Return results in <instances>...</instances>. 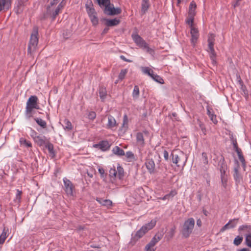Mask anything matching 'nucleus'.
<instances>
[{
    "label": "nucleus",
    "mask_w": 251,
    "mask_h": 251,
    "mask_svg": "<svg viewBox=\"0 0 251 251\" xmlns=\"http://www.w3.org/2000/svg\"><path fill=\"white\" fill-rule=\"evenodd\" d=\"M89 17L91 19L92 23L93 24V25H98V22H99V20L97 16V14H95L94 15L89 16Z\"/></svg>",
    "instance_id": "obj_40"
},
{
    "label": "nucleus",
    "mask_w": 251,
    "mask_h": 251,
    "mask_svg": "<svg viewBox=\"0 0 251 251\" xmlns=\"http://www.w3.org/2000/svg\"><path fill=\"white\" fill-rule=\"evenodd\" d=\"M34 120L38 124V125H39L40 126L44 128L46 127L47 123L45 121H44L42 119L38 118H35Z\"/></svg>",
    "instance_id": "obj_35"
},
{
    "label": "nucleus",
    "mask_w": 251,
    "mask_h": 251,
    "mask_svg": "<svg viewBox=\"0 0 251 251\" xmlns=\"http://www.w3.org/2000/svg\"><path fill=\"white\" fill-rule=\"evenodd\" d=\"M172 155L173 162L176 164L177 166L183 168L186 162V159H183V153L179 152L178 154H177L175 152H173Z\"/></svg>",
    "instance_id": "obj_6"
},
{
    "label": "nucleus",
    "mask_w": 251,
    "mask_h": 251,
    "mask_svg": "<svg viewBox=\"0 0 251 251\" xmlns=\"http://www.w3.org/2000/svg\"><path fill=\"white\" fill-rule=\"evenodd\" d=\"M194 16H191L190 15H188L186 20V23L187 24H188L190 27V28H192V27H195L194 26Z\"/></svg>",
    "instance_id": "obj_33"
},
{
    "label": "nucleus",
    "mask_w": 251,
    "mask_h": 251,
    "mask_svg": "<svg viewBox=\"0 0 251 251\" xmlns=\"http://www.w3.org/2000/svg\"><path fill=\"white\" fill-rule=\"evenodd\" d=\"M195 223V220L193 218H190L185 221L180 230L183 237L187 238L190 236L193 232Z\"/></svg>",
    "instance_id": "obj_1"
},
{
    "label": "nucleus",
    "mask_w": 251,
    "mask_h": 251,
    "mask_svg": "<svg viewBox=\"0 0 251 251\" xmlns=\"http://www.w3.org/2000/svg\"><path fill=\"white\" fill-rule=\"evenodd\" d=\"M126 156L127 158H134V154L131 151L126 152Z\"/></svg>",
    "instance_id": "obj_53"
},
{
    "label": "nucleus",
    "mask_w": 251,
    "mask_h": 251,
    "mask_svg": "<svg viewBox=\"0 0 251 251\" xmlns=\"http://www.w3.org/2000/svg\"><path fill=\"white\" fill-rule=\"evenodd\" d=\"M99 173L101 175L103 176L104 174V170L102 168H100L98 170Z\"/></svg>",
    "instance_id": "obj_62"
},
{
    "label": "nucleus",
    "mask_w": 251,
    "mask_h": 251,
    "mask_svg": "<svg viewBox=\"0 0 251 251\" xmlns=\"http://www.w3.org/2000/svg\"><path fill=\"white\" fill-rule=\"evenodd\" d=\"M37 100L38 98L36 96H30L27 100L25 113L26 115H29V117L31 116V114L33 109H39Z\"/></svg>",
    "instance_id": "obj_5"
},
{
    "label": "nucleus",
    "mask_w": 251,
    "mask_h": 251,
    "mask_svg": "<svg viewBox=\"0 0 251 251\" xmlns=\"http://www.w3.org/2000/svg\"><path fill=\"white\" fill-rule=\"evenodd\" d=\"M86 8L89 16H91L97 14L94 8L93 7V5L91 4V3H90L89 4H86Z\"/></svg>",
    "instance_id": "obj_25"
},
{
    "label": "nucleus",
    "mask_w": 251,
    "mask_h": 251,
    "mask_svg": "<svg viewBox=\"0 0 251 251\" xmlns=\"http://www.w3.org/2000/svg\"><path fill=\"white\" fill-rule=\"evenodd\" d=\"M209 50L210 52V58L212 60V63L213 64H215L216 63V54L215 52L214 49H213V51L212 50Z\"/></svg>",
    "instance_id": "obj_45"
},
{
    "label": "nucleus",
    "mask_w": 251,
    "mask_h": 251,
    "mask_svg": "<svg viewBox=\"0 0 251 251\" xmlns=\"http://www.w3.org/2000/svg\"><path fill=\"white\" fill-rule=\"evenodd\" d=\"M176 194H177V192L176 190H172L169 194H168L167 195H168L169 198H170V197H174L175 195H176Z\"/></svg>",
    "instance_id": "obj_54"
},
{
    "label": "nucleus",
    "mask_w": 251,
    "mask_h": 251,
    "mask_svg": "<svg viewBox=\"0 0 251 251\" xmlns=\"http://www.w3.org/2000/svg\"><path fill=\"white\" fill-rule=\"evenodd\" d=\"M60 0H53L50 3L51 6H53L54 5H56Z\"/></svg>",
    "instance_id": "obj_60"
},
{
    "label": "nucleus",
    "mask_w": 251,
    "mask_h": 251,
    "mask_svg": "<svg viewBox=\"0 0 251 251\" xmlns=\"http://www.w3.org/2000/svg\"><path fill=\"white\" fill-rule=\"evenodd\" d=\"M8 232V229L5 227H4L3 230L2 231V233L0 235V244H2L4 243L6 237H7V233Z\"/></svg>",
    "instance_id": "obj_26"
},
{
    "label": "nucleus",
    "mask_w": 251,
    "mask_h": 251,
    "mask_svg": "<svg viewBox=\"0 0 251 251\" xmlns=\"http://www.w3.org/2000/svg\"><path fill=\"white\" fill-rule=\"evenodd\" d=\"M24 6L17 1L16 2V6L14 7V11L17 14L19 15L22 13L24 9Z\"/></svg>",
    "instance_id": "obj_24"
},
{
    "label": "nucleus",
    "mask_w": 251,
    "mask_h": 251,
    "mask_svg": "<svg viewBox=\"0 0 251 251\" xmlns=\"http://www.w3.org/2000/svg\"><path fill=\"white\" fill-rule=\"evenodd\" d=\"M227 169V165L225 163H222L220 167L221 176H228L226 173Z\"/></svg>",
    "instance_id": "obj_27"
},
{
    "label": "nucleus",
    "mask_w": 251,
    "mask_h": 251,
    "mask_svg": "<svg viewBox=\"0 0 251 251\" xmlns=\"http://www.w3.org/2000/svg\"><path fill=\"white\" fill-rule=\"evenodd\" d=\"M24 144L27 147H31L32 145L31 143L30 142L26 140L24 141Z\"/></svg>",
    "instance_id": "obj_59"
},
{
    "label": "nucleus",
    "mask_w": 251,
    "mask_h": 251,
    "mask_svg": "<svg viewBox=\"0 0 251 251\" xmlns=\"http://www.w3.org/2000/svg\"><path fill=\"white\" fill-rule=\"evenodd\" d=\"M233 148H234V150H235V151H237V150L240 149L238 147V145H237V143L236 141H233Z\"/></svg>",
    "instance_id": "obj_57"
},
{
    "label": "nucleus",
    "mask_w": 251,
    "mask_h": 251,
    "mask_svg": "<svg viewBox=\"0 0 251 251\" xmlns=\"http://www.w3.org/2000/svg\"><path fill=\"white\" fill-rule=\"evenodd\" d=\"M105 25L107 26H113L119 25L120 23V20L117 18L113 19H105Z\"/></svg>",
    "instance_id": "obj_18"
},
{
    "label": "nucleus",
    "mask_w": 251,
    "mask_h": 251,
    "mask_svg": "<svg viewBox=\"0 0 251 251\" xmlns=\"http://www.w3.org/2000/svg\"><path fill=\"white\" fill-rule=\"evenodd\" d=\"M190 33L191 35V42L193 46H195L199 37V31L196 27H192Z\"/></svg>",
    "instance_id": "obj_13"
},
{
    "label": "nucleus",
    "mask_w": 251,
    "mask_h": 251,
    "mask_svg": "<svg viewBox=\"0 0 251 251\" xmlns=\"http://www.w3.org/2000/svg\"><path fill=\"white\" fill-rule=\"evenodd\" d=\"M116 171L117 172V177L119 179H121L124 176V172L123 168L121 166H118Z\"/></svg>",
    "instance_id": "obj_37"
},
{
    "label": "nucleus",
    "mask_w": 251,
    "mask_h": 251,
    "mask_svg": "<svg viewBox=\"0 0 251 251\" xmlns=\"http://www.w3.org/2000/svg\"><path fill=\"white\" fill-rule=\"evenodd\" d=\"M202 157L203 158V161L204 164H207L208 160V157L206 153L203 152L202 153Z\"/></svg>",
    "instance_id": "obj_52"
},
{
    "label": "nucleus",
    "mask_w": 251,
    "mask_h": 251,
    "mask_svg": "<svg viewBox=\"0 0 251 251\" xmlns=\"http://www.w3.org/2000/svg\"><path fill=\"white\" fill-rule=\"evenodd\" d=\"M132 37L136 44L140 48H142L145 51L150 54L153 52V50L150 48L146 41L138 34H133Z\"/></svg>",
    "instance_id": "obj_3"
},
{
    "label": "nucleus",
    "mask_w": 251,
    "mask_h": 251,
    "mask_svg": "<svg viewBox=\"0 0 251 251\" xmlns=\"http://www.w3.org/2000/svg\"><path fill=\"white\" fill-rule=\"evenodd\" d=\"M160 239L161 238L159 236H157L156 235H155L151 240L150 242L146 246L145 249V251H155V249L154 248V247L156 245V244L159 242Z\"/></svg>",
    "instance_id": "obj_12"
},
{
    "label": "nucleus",
    "mask_w": 251,
    "mask_h": 251,
    "mask_svg": "<svg viewBox=\"0 0 251 251\" xmlns=\"http://www.w3.org/2000/svg\"><path fill=\"white\" fill-rule=\"evenodd\" d=\"M112 151L114 154L118 155H125V152L124 150L121 149L118 146H116L113 148Z\"/></svg>",
    "instance_id": "obj_29"
},
{
    "label": "nucleus",
    "mask_w": 251,
    "mask_h": 251,
    "mask_svg": "<svg viewBox=\"0 0 251 251\" xmlns=\"http://www.w3.org/2000/svg\"><path fill=\"white\" fill-rule=\"evenodd\" d=\"M93 147L95 148H98L102 151H105L108 150L110 148V145L107 141H102L99 144H94Z\"/></svg>",
    "instance_id": "obj_16"
},
{
    "label": "nucleus",
    "mask_w": 251,
    "mask_h": 251,
    "mask_svg": "<svg viewBox=\"0 0 251 251\" xmlns=\"http://www.w3.org/2000/svg\"><path fill=\"white\" fill-rule=\"evenodd\" d=\"M65 5V2L62 0L57 6L55 8L54 11L52 13L53 15V20L55 19V17L56 15H57L59 11L64 7Z\"/></svg>",
    "instance_id": "obj_22"
},
{
    "label": "nucleus",
    "mask_w": 251,
    "mask_h": 251,
    "mask_svg": "<svg viewBox=\"0 0 251 251\" xmlns=\"http://www.w3.org/2000/svg\"><path fill=\"white\" fill-rule=\"evenodd\" d=\"M97 1L100 6H103L105 8L110 4V0H97Z\"/></svg>",
    "instance_id": "obj_38"
},
{
    "label": "nucleus",
    "mask_w": 251,
    "mask_h": 251,
    "mask_svg": "<svg viewBox=\"0 0 251 251\" xmlns=\"http://www.w3.org/2000/svg\"><path fill=\"white\" fill-rule=\"evenodd\" d=\"M243 237H241V236H237V237H236L233 241V243L236 246H239V245H240L243 241Z\"/></svg>",
    "instance_id": "obj_42"
},
{
    "label": "nucleus",
    "mask_w": 251,
    "mask_h": 251,
    "mask_svg": "<svg viewBox=\"0 0 251 251\" xmlns=\"http://www.w3.org/2000/svg\"><path fill=\"white\" fill-rule=\"evenodd\" d=\"M128 126V117L126 115H124L122 127L127 128Z\"/></svg>",
    "instance_id": "obj_49"
},
{
    "label": "nucleus",
    "mask_w": 251,
    "mask_h": 251,
    "mask_svg": "<svg viewBox=\"0 0 251 251\" xmlns=\"http://www.w3.org/2000/svg\"><path fill=\"white\" fill-rule=\"evenodd\" d=\"M63 126L65 130L70 131L72 128V125L70 121L68 119H65L63 121Z\"/></svg>",
    "instance_id": "obj_28"
},
{
    "label": "nucleus",
    "mask_w": 251,
    "mask_h": 251,
    "mask_svg": "<svg viewBox=\"0 0 251 251\" xmlns=\"http://www.w3.org/2000/svg\"><path fill=\"white\" fill-rule=\"evenodd\" d=\"M163 156L165 160H168L169 157V153L168 151L166 150H164L163 152Z\"/></svg>",
    "instance_id": "obj_55"
},
{
    "label": "nucleus",
    "mask_w": 251,
    "mask_h": 251,
    "mask_svg": "<svg viewBox=\"0 0 251 251\" xmlns=\"http://www.w3.org/2000/svg\"><path fill=\"white\" fill-rule=\"evenodd\" d=\"M208 114L213 123L215 124H217L218 121L216 119V116L212 113H211L209 110H208Z\"/></svg>",
    "instance_id": "obj_47"
},
{
    "label": "nucleus",
    "mask_w": 251,
    "mask_h": 251,
    "mask_svg": "<svg viewBox=\"0 0 251 251\" xmlns=\"http://www.w3.org/2000/svg\"><path fill=\"white\" fill-rule=\"evenodd\" d=\"M175 227L172 228L170 231L167 233L166 237L168 240L171 239L173 237L175 233Z\"/></svg>",
    "instance_id": "obj_39"
},
{
    "label": "nucleus",
    "mask_w": 251,
    "mask_h": 251,
    "mask_svg": "<svg viewBox=\"0 0 251 251\" xmlns=\"http://www.w3.org/2000/svg\"><path fill=\"white\" fill-rule=\"evenodd\" d=\"M28 0H17V2L21 4H22L23 5L25 6L26 3L27 2Z\"/></svg>",
    "instance_id": "obj_56"
},
{
    "label": "nucleus",
    "mask_w": 251,
    "mask_h": 251,
    "mask_svg": "<svg viewBox=\"0 0 251 251\" xmlns=\"http://www.w3.org/2000/svg\"><path fill=\"white\" fill-rule=\"evenodd\" d=\"M96 117V114L95 112L93 111L90 112L88 115V118L90 120H94L95 119Z\"/></svg>",
    "instance_id": "obj_51"
},
{
    "label": "nucleus",
    "mask_w": 251,
    "mask_h": 251,
    "mask_svg": "<svg viewBox=\"0 0 251 251\" xmlns=\"http://www.w3.org/2000/svg\"><path fill=\"white\" fill-rule=\"evenodd\" d=\"M142 73L151 76L154 81L160 83H164V80L159 75L154 74L153 70L148 67H142L141 68Z\"/></svg>",
    "instance_id": "obj_7"
},
{
    "label": "nucleus",
    "mask_w": 251,
    "mask_h": 251,
    "mask_svg": "<svg viewBox=\"0 0 251 251\" xmlns=\"http://www.w3.org/2000/svg\"><path fill=\"white\" fill-rule=\"evenodd\" d=\"M31 131L32 133L35 134L33 138L36 143L45 151L47 149V139L46 137L43 135L36 136L37 133L32 129Z\"/></svg>",
    "instance_id": "obj_9"
},
{
    "label": "nucleus",
    "mask_w": 251,
    "mask_h": 251,
    "mask_svg": "<svg viewBox=\"0 0 251 251\" xmlns=\"http://www.w3.org/2000/svg\"><path fill=\"white\" fill-rule=\"evenodd\" d=\"M11 5V0H0V11L9 9Z\"/></svg>",
    "instance_id": "obj_17"
},
{
    "label": "nucleus",
    "mask_w": 251,
    "mask_h": 251,
    "mask_svg": "<svg viewBox=\"0 0 251 251\" xmlns=\"http://www.w3.org/2000/svg\"><path fill=\"white\" fill-rule=\"evenodd\" d=\"M236 152H237V153L238 154V158H239V160H240V161L243 164H244L245 163V159L244 158V156H243V155L242 154L241 150V149L237 150V151H236Z\"/></svg>",
    "instance_id": "obj_41"
},
{
    "label": "nucleus",
    "mask_w": 251,
    "mask_h": 251,
    "mask_svg": "<svg viewBox=\"0 0 251 251\" xmlns=\"http://www.w3.org/2000/svg\"><path fill=\"white\" fill-rule=\"evenodd\" d=\"M234 174H233L234 178L236 182H239L241 179V176L238 172V168H234Z\"/></svg>",
    "instance_id": "obj_34"
},
{
    "label": "nucleus",
    "mask_w": 251,
    "mask_h": 251,
    "mask_svg": "<svg viewBox=\"0 0 251 251\" xmlns=\"http://www.w3.org/2000/svg\"><path fill=\"white\" fill-rule=\"evenodd\" d=\"M239 232L244 231L246 232L245 235V244L249 248H251V226L242 225L239 227Z\"/></svg>",
    "instance_id": "obj_8"
},
{
    "label": "nucleus",
    "mask_w": 251,
    "mask_h": 251,
    "mask_svg": "<svg viewBox=\"0 0 251 251\" xmlns=\"http://www.w3.org/2000/svg\"><path fill=\"white\" fill-rule=\"evenodd\" d=\"M22 194V191H20L19 189H18L17 190V194L16 195V200H17L19 202L20 201Z\"/></svg>",
    "instance_id": "obj_50"
},
{
    "label": "nucleus",
    "mask_w": 251,
    "mask_h": 251,
    "mask_svg": "<svg viewBox=\"0 0 251 251\" xmlns=\"http://www.w3.org/2000/svg\"><path fill=\"white\" fill-rule=\"evenodd\" d=\"M37 31H35L34 33L31 34L30 41L28 46L27 54L32 56L33 53L36 50V47L38 42V38L37 37Z\"/></svg>",
    "instance_id": "obj_4"
},
{
    "label": "nucleus",
    "mask_w": 251,
    "mask_h": 251,
    "mask_svg": "<svg viewBox=\"0 0 251 251\" xmlns=\"http://www.w3.org/2000/svg\"><path fill=\"white\" fill-rule=\"evenodd\" d=\"M100 96L101 99H104L106 96V91L105 88H101L99 90Z\"/></svg>",
    "instance_id": "obj_44"
},
{
    "label": "nucleus",
    "mask_w": 251,
    "mask_h": 251,
    "mask_svg": "<svg viewBox=\"0 0 251 251\" xmlns=\"http://www.w3.org/2000/svg\"><path fill=\"white\" fill-rule=\"evenodd\" d=\"M120 58H121V59H122V60H123L126 62H131V60L126 59L124 55H121Z\"/></svg>",
    "instance_id": "obj_63"
},
{
    "label": "nucleus",
    "mask_w": 251,
    "mask_h": 251,
    "mask_svg": "<svg viewBox=\"0 0 251 251\" xmlns=\"http://www.w3.org/2000/svg\"><path fill=\"white\" fill-rule=\"evenodd\" d=\"M46 16H47V14L46 13H44L43 14V15L42 16H41L40 17V19L42 21H43V20H46Z\"/></svg>",
    "instance_id": "obj_61"
},
{
    "label": "nucleus",
    "mask_w": 251,
    "mask_h": 251,
    "mask_svg": "<svg viewBox=\"0 0 251 251\" xmlns=\"http://www.w3.org/2000/svg\"><path fill=\"white\" fill-rule=\"evenodd\" d=\"M150 6L149 0H142V11L145 13Z\"/></svg>",
    "instance_id": "obj_30"
},
{
    "label": "nucleus",
    "mask_w": 251,
    "mask_h": 251,
    "mask_svg": "<svg viewBox=\"0 0 251 251\" xmlns=\"http://www.w3.org/2000/svg\"><path fill=\"white\" fill-rule=\"evenodd\" d=\"M221 178L222 185L225 188H226L227 186L228 176H221Z\"/></svg>",
    "instance_id": "obj_43"
},
{
    "label": "nucleus",
    "mask_w": 251,
    "mask_h": 251,
    "mask_svg": "<svg viewBox=\"0 0 251 251\" xmlns=\"http://www.w3.org/2000/svg\"><path fill=\"white\" fill-rule=\"evenodd\" d=\"M64 190L68 197H73L74 195L75 187L73 183L68 178L65 177L63 179Z\"/></svg>",
    "instance_id": "obj_10"
},
{
    "label": "nucleus",
    "mask_w": 251,
    "mask_h": 251,
    "mask_svg": "<svg viewBox=\"0 0 251 251\" xmlns=\"http://www.w3.org/2000/svg\"><path fill=\"white\" fill-rule=\"evenodd\" d=\"M96 200L100 204L106 206L107 207H109L110 206H112V201L109 200H104L102 199L97 198Z\"/></svg>",
    "instance_id": "obj_23"
},
{
    "label": "nucleus",
    "mask_w": 251,
    "mask_h": 251,
    "mask_svg": "<svg viewBox=\"0 0 251 251\" xmlns=\"http://www.w3.org/2000/svg\"><path fill=\"white\" fill-rule=\"evenodd\" d=\"M238 251H250V250L248 248H243V249L238 250Z\"/></svg>",
    "instance_id": "obj_64"
},
{
    "label": "nucleus",
    "mask_w": 251,
    "mask_h": 251,
    "mask_svg": "<svg viewBox=\"0 0 251 251\" xmlns=\"http://www.w3.org/2000/svg\"><path fill=\"white\" fill-rule=\"evenodd\" d=\"M215 41V35L213 34H209L208 38V49L210 50L213 51Z\"/></svg>",
    "instance_id": "obj_21"
},
{
    "label": "nucleus",
    "mask_w": 251,
    "mask_h": 251,
    "mask_svg": "<svg viewBox=\"0 0 251 251\" xmlns=\"http://www.w3.org/2000/svg\"><path fill=\"white\" fill-rule=\"evenodd\" d=\"M238 220L239 219H233L229 220V222L221 229L220 232H224L227 229L235 227L237 224Z\"/></svg>",
    "instance_id": "obj_15"
},
{
    "label": "nucleus",
    "mask_w": 251,
    "mask_h": 251,
    "mask_svg": "<svg viewBox=\"0 0 251 251\" xmlns=\"http://www.w3.org/2000/svg\"><path fill=\"white\" fill-rule=\"evenodd\" d=\"M48 151L50 153V156L51 158H54L55 156V153L53 151V146L51 144L48 143Z\"/></svg>",
    "instance_id": "obj_36"
},
{
    "label": "nucleus",
    "mask_w": 251,
    "mask_h": 251,
    "mask_svg": "<svg viewBox=\"0 0 251 251\" xmlns=\"http://www.w3.org/2000/svg\"><path fill=\"white\" fill-rule=\"evenodd\" d=\"M146 166L150 173H152L154 171L155 164L152 159L147 160L146 163Z\"/></svg>",
    "instance_id": "obj_19"
},
{
    "label": "nucleus",
    "mask_w": 251,
    "mask_h": 251,
    "mask_svg": "<svg viewBox=\"0 0 251 251\" xmlns=\"http://www.w3.org/2000/svg\"><path fill=\"white\" fill-rule=\"evenodd\" d=\"M108 123L106 125V128L107 129H113L116 128L118 124L114 117L111 115L107 116Z\"/></svg>",
    "instance_id": "obj_14"
},
{
    "label": "nucleus",
    "mask_w": 251,
    "mask_h": 251,
    "mask_svg": "<svg viewBox=\"0 0 251 251\" xmlns=\"http://www.w3.org/2000/svg\"><path fill=\"white\" fill-rule=\"evenodd\" d=\"M156 223V220H152L150 223L142 226V227L136 232L134 237V240L136 238V240H138L142 238L148 231L155 226Z\"/></svg>",
    "instance_id": "obj_2"
},
{
    "label": "nucleus",
    "mask_w": 251,
    "mask_h": 251,
    "mask_svg": "<svg viewBox=\"0 0 251 251\" xmlns=\"http://www.w3.org/2000/svg\"><path fill=\"white\" fill-rule=\"evenodd\" d=\"M197 5L194 1H192L189 5L188 15L191 16H195L196 15V9Z\"/></svg>",
    "instance_id": "obj_20"
},
{
    "label": "nucleus",
    "mask_w": 251,
    "mask_h": 251,
    "mask_svg": "<svg viewBox=\"0 0 251 251\" xmlns=\"http://www.w3.org/2000/svg\"><path fill=\"white\" fill-rule=\"evenodd\" d=\"M240 1H238L237 0H235V1L233 3L232 6L234 8H235L237 6H238L240 5Z\"/></svg>",
    "instance_id": "obj_58"
},
{
    "label": "nucleus",
    "mask_w": 251,
    "mask_h": 251,
    "mask_svg": "<svg viewBox=\"0 0 251 251\" xmlns=\"http://www.w3.org/2000/svg\"><path fill=\"white\" fill-rule=\"evenodd\" d=\"M104 11L105 13L109 15H117L120 14L122 12L120 8H115L113 5L110 4L106 6Z\"/></svg>",
    "instance_id": "obj_11"
},
{
    "label": "nucleus",
    "mask_w": 251,
    "mask_h": 251,
    "mask_svg": "<svg viewBox=\"0 0 251 251\" xmlns=\"http://www.w3.org/2000/svg\"><path fill=\"white\" fill-rule=\"evenodd\" d=\"M136 140L137 143L141 145H143L144 144V139L143 135L142 133L139 132L136 135Z\"/></svg>",
    "instance_id": "obj_32"
},
{
    "label": "nucleus",
    "mask_w": 251,
    "mask_h": 251,
    "mask_svg": "<svg viewBox=\"0 0 251 251\" xmlns=\"http://www.w3.org/2000/svg\"><path fill=\"white\" fill-rule=\"evenodd\" d=\"M127 73V70L126 69L122 70L119 75V78L120 79H123Z\"/></svg>",
    "instance_id": "obj_48"
},
{
    "label": "nucleus",
    "mask_w": 251,
    "mask_h": 251,
    "mask_svg": "<svg viewBox=\"0 0 251 251\" xmlns=\"http://www.w3.org/2000/svg\"><path fill=\"white\" fill-rule=\"evenodd\" d=\"M117 172L115 168H111L109 170V176L110 177L115 178L117 177Z\"/></svg>",
    "instance_id": "obj_46"
},
{
    "label": "nucleus",
    "mask_w": 251,
    "mask_h": 251,
    "mask_svg": "<svg viewBox=\"0 0 251 251\" xmlns=\"http://www.w3.org/2000/svg\"><path fill=\"white\" fill-rule=\"evenodd\" d=\"M140 92H139V88L137 85H135L134 87V89L132 92V97L134 99H137L139 96Z\"/></svg>",
    "instance_id": "obj_31"
}]
</instances>
